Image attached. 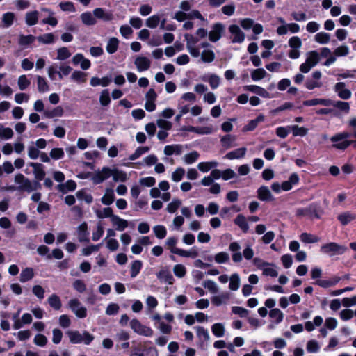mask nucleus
<instances>
[{
    "mask_svg": "<svg viewBox=\"0 0 356 356\" xmlns=\"http://www.w3.org/2000/svg\"><path fill=\"white\" fill-rule=\"evenodd\" d=\"M183 130L195 132L198 134H209L212 133V131H213V129L210 127H195L189 126V127L183 128Z\"/></svg>",
    "mask_w": 356,
    "mask_h": 356,
    "instance_id": "nucleus-35",
    "label": "nucleus"
},
{
    "mask_svg": "<svg viewBox=\"0 0 356 356\" xmlns=\"http://www.w3.org/2000/svg\"><path fill=\"white\" fill-rule=\"evenodd\" d=\"M199 157V154L193 151L191 153L186 154L183 156V161L186 164H192L195 162Z\"/></svg>",
    "mask_w": 356,
    "mask_h": 356,
    "instance_id": "nucleus-62",
    "label": "nucleus"
},
{
    "mask_svg": "<svg viewBox=\"0 0 356 356\" xmlns=\"http://www.w3.org/2000/svg\"><path fill=\"white\" fill-rule=\"evenodd\" d=\"M33 277V269L32 268H26L20 273L19 281L21 282H26L31 280Z\"/></svg>",
    "mask_w": 356,
    "mask_h": 356,
    "instance_id": "nucleus-37",
    "label": "nucleus"
},
{
    "mask_svg": "<svg viewBox=\"0 0 356 356\" xmlns=\"http://www.w3.org/2000/svg\"><path fill=\"white\" fill-rule=\"evenodd\" d=\"M39 13L37 10L30 11L26 13L25 22L28 26L35 25L38 22Z\"/></svg>",
    "mask_w": 356,
    "mask_h": 356,
    "instance_id": "nucleus-31",
    "label": "nucleus"
},
{
    "mask_svg": "<svg viewBox=\"0 0 356 356\" xmlns=\"http://www.w3.org/2000/svg\"><path fill=\"white\" fill-rule=\"evenodd\" d=\"M149 147H138L135 152L129 157V160L134 161L141 156L143 154L148 152Z\"/></svg>",
    "mask_w": 356,
    "mask_h": 356,
    "instance_id": "nucleus-55",
    "label": "nucleus"
},
{
    "mask_svg": "<svg viewBox=\"0 0 356 356\" xmlns=\"http://www.w3.org/2000/svg\"><path fill=\"white\" fill-rule=\"evenodd\" d=\"M86 74L81 71L75 70L71 75V79L77 83H85L86 81Z\"/></svg>",
    "mask_w": 356,
    "mask_h": 356,
    "instance_id": "nucleus-57",
    "label": "nucleus"
},
{
    "mask_svg": "<svg viewBox=\"0 0 356 356\" xmlns=\"http://www.w3.org/2000/svg\"><path fill=\"white\" fill-rule=\"evenodd\" d=\"M184 38L188 51L193 57L197 58L200 54L199 49L196 47L198 40L191 34H186Z\"/></svg>",
    "mask_w": 356,
    "mask_h": 356,
    "instance_id": "nucleus-6",
    "label": "nucleus"
},
{
    "mask_svg": "<svg viewBox=\"0 0 356 356\" xmlns=\"http://www.w3.org/2000/svg\"><path fill=\"white\" fill-rule=\"evenodd\" d=\"M319 54L316 51H312L309 53V56L306 59V62L312 67L315 66L319 61Z\"/></svg>",
    "mask_w": 356,
    "mask_h": 356,
    "instance_id": "nucleus-56",
    "label": "nucleus"
},
{
    "mask_svg": "<svg viewBox=\"0 0 356 356\" xmlns=\"http://www.w3.org/2000/svg\"><path fill=\"white\" fill-rule=\"evenodd\" d=\"M341 278L338 276H334L332 277L330 280H316L315 282H313V284L318 285L322 288H328L330 286H335L337 283L340 282Z\"/></svg>",
    "mask_w": 356,
    "mask_h": 356,
    "instance_id": "nucleus-20",
    "label": "nucleus"
},
{
    "mask_svg": "<svg viewBox=\"0 0 356 356\" xmlns=\"http://www.w3.org/2000/svg\"><path fill=\"white\" fill-rule=\"evenodd\" d=\"M174 254L184 257L195 258L198 255V252L195 248H191L190 250L179 248V250H174Z\"/></svg>",
    "mask_w": 356,
    "mask_h": 356,
    "instance_id": "nucleus-34",
    "label": "nucleus"
},
{
    "mask_svg": "<svg viewBox=\"0 0 356 356\" xmlns=\"http://www.w3.org/2000/svg\"><path fill=\"white\" fill-rule=\"evenodd\" d=\"M14 135L13 131L10 127H5L0 124V138L3 140L10 139Z\"/></svg>",
    "mask_w": 356,
    "mask_h": 356,
    "instance_id": "nucleus-44",
    "label": "nucleus"
},
{
    "mask_svg": "<svg viewBox=\"0 0 356 356\" xmlns=\"http://www.w3.org/2000/svg\"><path fill=\"white\" fill-rule=\"evenodd\" d=\"M115 200L114 191L112 188H107L105 190L104 194L101 198V202L103 204L108 206L111 204Z\"/></svg>",
    "mask_w": 356,
    "mask_h": 356,
    "instance_id": "nucleus-30",
    "label": "nucleus"
},
{
    "mask_svg": "<svg viewBox=\"0 0 356 356\" xmlns=\"http://www.w3.org/2000/svg\"><path fill=\"white\" fill-rule=\"evenodd\" d=\"M229 32L233 35L232 42L234 43H241L245 39V34L240 29L239 26L232 24L229 28Z\"/></svg>",
    "mask_w": 356,
    "mask_h": 356,
    "instance_id": "nucleus-13",
    "label": "nucleus"
},
{
    "mask_svg": "<svg viewBox=\"0 0 356 356\" xmlns=\"http://www.w3.org/2000/svg\"><path fill=\"white\" fill-rule=\"evenodd\" d=\"M49 305L56 310H59L61 308L62 304L60 298L56 295H51L47 299Z\"/></svg>",
    "mask_w": 356,
    "mask_h": 356,
    "instance_id": "nucleus-43",
    "label": "nucleus"
},
{
    "mask_svg": "<svg viewBox=\"0 0 356 356\" xmlns=\"http://www.w3.org/2000/svg\"><path fill=\"white\" fill-rule=\"evenodd\" d=\"M72 62L74 65L80 64L82 70H88L90 67V61L86 58L81 54H76L72 58Z\"/></svg>",
    "mask_w": 356,
    "mask_h": 356,
    "instance_id": "nucleus-17",
    "label": "nucleus"
},
{
    "mask_svg": "<svg viewBox=\"0 0 356 356\" xmlns=\"http://www.w3.org/2000/svg\"><path fill=\"white\" fill-rule=\"evenodd\" d=\"M130 327L134 332L140 335L151 337L154 333L153 330L150 327L143 325L137 319H133L130 321Z\"/></svg>",
    "mask_w": 356,
    "mask_h": 356,
    "instance_id": "nucleus-3",
    "label": "nucleus"
},
{
    "mask_svg": "<svg viewBox=\"0 0 356 356\" xmlns=\"http://www.w3.org/2000/svg\"><path fill=\"white\" fill-rule=\"evenodd\" d=\"M14 182L18 185L17 190L19 191L31 192V180L26 178L24 175L17 173L14 177Z\"/></svg>",
    "mask_w": 356,
    "mask_h": 356,
    "instance_id": "nucleus-5",
    "label": "nucleus"
},
{
    "mask_svg": "<svg viewBox=\"0 0 356 356\" xmlns=\"http://www.w3.org/2000/svg\"><path fill=\"white\" fill-rule=\"evenodd\" d=\"M185 173V170L183 168H177L172 173V180L175 182L180 181L183 179Z\"/></svg>",
    "mask_w": 356,
    "mask_h": 356,
    "instance_id": "nucleus-54",
    "label": "nucleus"
},
{
    "mask_svg": "<svg viewBox=\"0 0 356 356\" xmlns=\"http://www.w3.org/2000/svg\"><path fill=\"white\" fill-rule=\"evenodd\" d=\"M82 23L86 26H93L96 24L97 20L93 13L85 12L80 15Z\"/></svg>",
    "mask_w": 356,
    "mask_h": 356,
    "instance_id": "nucleus-29",
    "label": "nucleus"
},
{
    "mask_svg": "<svg viewBox=\"0 0 356 356\" xmlns=\"http://www.w3.org/2000/svg\"><path fill=\"white\" fill-rule=\"evenodd\" d=\"M95 213L97 218L100 219L110 218L111 220L112 217L114 216L113 210L110 207H105L102 210H96Z\"/></svg>",
    "mask_w": 356,
    "mask_h": 356,
    "instance_id": "nucleus-46",
    "label": "nucleus"
},
{
    "mask_svg": "<svg viewBox=\"0 0 356 356\" xmlns=\"http://www.w3.org/2000/svg\"><path fill=\"white\" fill-rule=\"evenodd\" d=\"M113 226L116 230L122 232L129 225L128 221L120 218L118 216L114 215L111 220Z\"/></svg>",
    "mask_w": 356,
    "mask_h": 356,
    "instance_id": "nucleus-18",
    "label": "nucleus"
},
{
    "mask_svg": "<svg viewBox=\"0 0 356 356\" xmlns=\"http://www.w3.org/2000/svg\"><path fill=\"white\" fill-rule=\"evenodd\" d=\"M37 80V86H38V90L40 92H46L49 91V86L48 85V83L47 80L41 76H36Z\"/></svg>",
    "mask_w": 356,
    "mask_h": 356,
    "instance_id": "nucleus-40",
    "label": "nucleus"
},
{
    "mask_svg": "<svg viewBox=\"0 0 356 356\" xmlns=\"http://www.w3.org/2000/svg\"><path fill=\"white\" fill-rule=\"evenodd\" d=\"M111 177H113L115 181H125L127 179V175L123 171L111 169Z\"/></svg>",
    "mask_w": 356,
    "mask_h": 356,
    "instance_id": "nucleus-51",
    "label": "nucleus"
},
{
    "mask_svg": "<svg viewBox=\"0 0 356 356\" xmlns=\"http://www.w3.org/2000/svg\"><path fill=\"white\" fill-rule=\"evenodd\" d=\"M134 64L138 72L146 71L151 66V60L145 56H138L134 61Z\"/></svg>",
    "mask_w": 356,
    "mask_h": 356,
    "instance_id": "nucleus-14",
    "label": "nucleus"
},
{
    "mask_svg": "<svg viewBox=\"0 0 356 356\" xmlns=\"http://www.w3.org/2000/svg\"><path fill=\"white\" fill-rule=\"evenodd\" d=\"M76 196L79 200L85 201L88 204L92 202V196L84 191H79L76 193Z\"/></svg>",
    "mask_w": 356,
    "mask_h": 356,
    "instance_id": "nucleus-63",
    "label": "nucleus"
},
{
    "mask_svg": "<svg viewBox=\"0 0 356 356\" xmlns=\"http://www.w3.org/2000/svg\"><path fill=\"white\" fill-rule=\"evenodd\" d=\"M243 90L253 92L259 96L264 98H272L273 97L264 88L257 85H247L243 87Z\"/></svg>",
    "mask_w": 356,
    "mask_h": 356,
    "instance_id": "nucleus-9",
    "label": "nucleus"
},
{
    "mask_svg": "<svg viewBox=\"0 0 356 356\" xmlns=\"http://www.w3.org/2000/svg\"><path fill=\"white\" fill-rule=\"evenodd\" d=\"M93 15L96 20L99 19L103 22H111L114 19L113 13L102 8H96L93 10Z\"/></svg>",
    "mask_w": 356,
    "mask_h": 356,
    "instance_id": "nucleus-8",
    "label": "nucleus"
},
{
    "mask_svg": "<svg viewBox=\"0 0 356 356\" xmlns=\"http://www.w3.org/2000/svg\"><path fill=\"white\" fill-rule=\"evenodd\" d=\"M229 280V288L232 291H236L240 286V277L238 274L234 273L229 278L224 274V283H226Z\"/></svg>",
    "mask_w": 356,
    "mask_h": 356,
    "instance_id": "nucleus-16",
    "label": "nucleus"
},
{
    "mask_svg": "<svg viewBox=\"0 0 356 356\" xmlns=\"http://www.w3.org/2000/svg\"><path fill=\"white\" fill-rule=\"evenodd\" d=\"M267 73L264 68H257L251 72V78L253 81H257L266 76Z\"/></svg>",
    "mask_w": 356,
    "mask_h": 356,
    "instance_id": "nucleus-52",
    "label": "nucleus"
},
{
    "mask_svg": "<svg viewBox=\"0 0 356 356\" xmlns=\"http://www.w3.org/2000/svg\"><path fill=\"white\" fill-rule=\"evenodd\" d=\"M36 38L32 35H19V44L22 47H27L29 44H31L35 40Z\"/></svg>",
    "mask_w": 356,
    "mask_h": 356,
    "instance_id": "nucleus-42",
    "label": "nucleus"
},
{
    "mask_svg": "<svg viewBox=\"0 0 356 356\" xmlns=\"http://www.w3.org/2000/svg\"><path fill=\"white\" fill-rule=\"evenodd\" d=\"M291 131L293 136H305L308 133V129L304 127H299L298 125L290 126Z\"/></svg>",
    "mask_w": 356,
    "mask_h": 356,
    "instance_id": "nucleus-48",
    "label": "nucleus"
},
{
    "mask_svg": "<svg viewBox=\"0 0 356 356\" xmlns=\"http://www.w3.org/2000/svg\"><path fill=\"white\" fill-rule=\"evenodd\" d=\"M356 219V214L352 213L350 211L341 213L338 215L337 220L341 222L343 226H346L351 221Z\"/></svg>",
    "mask_w": 356,
    "mask_h": 356,
    "instance_id": "nucleus-26",
    "label": "nucleus"
},
{
    "mask_svg": "<svg viewBox=\"0 0 356 356\" xmlns=\"http://www.w3.org/2000/svg\"><path fill=\"white\" fill-rule=\"evenodd\" d=\"M236 137L230 134L224 135V149L236 146Z\"/></svg>",
    "mask_w": 356,
    "mask_h": 356,
    "instance_id": "nucleus-61",
    "label": "nucleus"
},
{
    "mask_svg": "<svg viewBox=\"0 0 356 356\" xmlns=\"http://www.w3.org/2000/svg\"><path fill=\"white\" fill-rule=\"evenodd\" d=\"M142 266H143L142 261H140L139 260L134 261L131 263V270H130V273H131V277H133V278L136 277L138 275V273H140V271L142 268Z\"/></svg>",
    "mask_w": 356,
    "mask_h": 356,
    "instance_id": "nucleus-49",
    "label": "nucleus"
},
{
    "mask_svg": "<svg viewBox=\"0 0 356 356\" xmlns=\"http://www.w3.org/2000/svg\"><path fill=\"white\" fill-rule=\"evenodd\" d=\"M41 10L47 14V17L42 20V23L44 24H49L51 26H56L58 24V20L54 17V13L47 8H42Z\"/></svg>",
    "mask_w": 356,
    "mask_h": 356,
    "instance_id": "nucleus-22",
    "label": "nucleus"
},
{
    "mask_svg": "<svg viewBox=\"0 0 356 356\" xmlns=\"http://www.w3.org/2000/svg\"><path fill=\"white\" fill-rule=\"evenodd\" d=\"M161 17L159 15H154L146 19L145 24L150 29H155L159 24Z\"/></svg>",
    "mask_w": 356,
    "mask_h": 356,
    "instance_id": "nucleus-45",
    "label": "nucleus"
},
{
    "mask_svg": "<svg viewBox=\"0 0 356 356\" xmlns=\"http://www.w3.org/2000/svg\"><path fill=\"white\" fill-rule=\"evenodd\" d=\"M119 45V40L117 38H111L106 44V49L108 54L115 53Z\"/></svg>",
    "mask_w": 356,
    "mask_h": 356,
    "instance_id": "nucleus-38",
    "label": "nucleus"
},
{
    "mask_svg": "<svg viewBox=\"0 0 356 356\" xmlns=\"http://www.w3.org/2000/svg\"><path fill=\"white\" fill-rule=\"evenodd\" d=\"M173 273L176 277L182 278L186 274V268L183 264H176L173 266Z\"/></svg>",
    "mask_w": 356,
    "mask_h": 356,
    "instance_id": "nucleus-59",
    "label": "nucleus"
},
{
    "mask_svg": "<svg viewBox=\"0 0 356 356\" xmlns=\"http://www.w3.org/2000/svg\"><path fill=\"white\" fill-rule=\"evenodd\" d=\"M330 40V35L325 32H320L315 35V40L319 44H327Z\"/></svg>",
    "mask_w": 356,
    "mask_h": 356,
    "instance_id": "nucleus-60",
    "label": "nucleus"
},
{
    "mask_svg": "<svg viewBox=\"0 0 356 356\" xmlns=\"http://www.w3.org/2000/svg\"><path fill=\"white\" fill-rule=\"evenodd\" d=\"M334 90L338 96L342 99H348L351 97V91L346 88V84L343 82H338L334 86Z\"/></svg>",
    "mask_w": 356,
    "mask_h": 356,
    "instance_id": "nucleus-12",
    "label": "nucleus"
},
{
    "mask_svg": "<svg viewBox=\"0 0 356 356\" xmlns=\"http://www.w3.org/2000/svg\"><path fill=\"white\" fill-rule=\"evenodd\" d=\"M111 82V79L108 77H103L102 79H99L97 76H93L90 79V85L92 86H102L103 87H106L108 86V84Z\"/></svg>",
    "mask_w": 356,
    "mask_h": 356,
    "instance_id": "nucleus-39",
    "label": "nucleus"
},
{
    "mask_svg": "<svg viewBox=\"0 0 356 356\" xmlns=\"http://www.w3.org/2000/svg\"><path fill=\"white\" fill-rule=\"evenodd\" d=\"M257 197L259 200L264 202H270L274 200V197L269 188L266 186H261L257 189Z\"/></svg>",
    "mask_w": 356,
    "mask_h": 356,
    "instance_id": "nucleus-15",
    "label": "nucleus"
},
{
    "mask_svg": "<svg viewBox=\"0 0 356 356\" xmlns=\"http://www.w3.org/2000/svg\"><path fill=\"white\" fill-rule=\"evenodd\" d=\"M2 26L3 28L10 27L15 19V15L12 12H7L2 15Z\"/></svg>",
    "mask_w": 356,
    "mask_h": 356,
    "instance_id": "nucleus-36",
    "label": "nucleus"
},
{
    "mask_svg": "<svg viewBox=\"0 0 356 356\" xmlns=\"http://www.w3.org/2000/svg\"><path fill=\"white\" fill-rule=\"evenodd\" d=\"M38 41L44 44H53L55 42V36L53 33H44L36 38Z\"/></svg>",
    "mask_w": 356,
    "mask_h": 356,
    "instance_id": "nucleus-41",
    "label": "nucleus"
},
{
    "mask_svg": "<svg viewBox=\"0 0 356 356\" xmlns=\"http://www.w3.org/2000/svg\"><path fill=\"white\" fill-rule=\"evenodd\" d=\"M183 152V146L179 144L166 145L164 147L163 152L166 156L172 154L180 155Z\"/></svg>",
    "mask_w": 356,
    "mask_h": 356,
    "instance_id": "nucleus-23",
    "label": "nucleus"
},
{
    "mask_svg": "<svg viewBox=\"0 0 356 356\" xmlns=\"http://www.w3.org/2000/svg\"><path fill=\"white\" fill-rule=\"evenodd\" d=\"M29 165L33 168V175L37 180L41 181L44 179L46 173L44 170V167L41 163H30Z\"/></svg>",
    "mask_w": 356,
    "mask_h": 356,
    "instance_id": "nucleus-19",
    "label": "nucleus"
},
{
    "mask_svg": "<svg viewBox=\"0 0 356 356\" xmlns=\"http://www.w3.org/2000/svg\"><path fill=\"white\" fill-rule=\"evenodd\" d=\"M78 238L80 242H88L89 239L88 237V225L86 222H83L77 228Z\"/></svg>",
    "mask_w": 356,
    "mask_h": 356,
    "instance_id": "nucleus-27",
    "label": "nucleus"
},
{
    "mask_svg": "<svg viewBox=\"0 0 356 356\" xmlns=\"http://www.w3.org/2000/svg\"><path fill=\"white\" fill-rule=\"evenodd\" d=\"M76 188V184L73 180H67L65 184H61L58 186V189L63 193H66L68 191H73Z\"/></svg>",
    "mask_w": 356,
    "mask_h": 356,
    "instance_id": "nucleus-32",
    "label": "nucleus"
},
{
    "mask_svg": "<svg viewBox=\"0 0 356 356\" xmlns=\"http://www.w3.org/2000/svg\"><path fill=\"white\" fill-rule=\"evenodd\" d=\"M299 182V175L296 172H293L291 174L287 181H284L281 184L282 190L289 191L293 188V186L298 184Z\"/></svg>",
    "mask_w": 356,
    "mask_h": 356,
    "instance_id": "nucleus-11",
    "label": "nucleus"
},
{
    "mask_svg": "<svg viewBox=\"0 0 356 356\" xmlns=\"http://www.w3.org/2000/svg\"><path fill=\"white\" fill-rule=\"evenodd\" d=\"M332 100L330 99H319L316 98L313 99L305 100L302 102V104L305 106H312L316 105H323L325 106H329L332 104Z\"/></svg>",
    "mask_w": 356,
    "mask_h": 356,
    "instance_id": "nucleus-21",
    "label": "nucleus"
},
{
    "mask_svg": "<svg viewBox=\"0 0 356 356\" xmlns=\"http://www.w3.org/2000/svg\"><path fill=\"white\" fill-rule=\"evenodd\" d=\"M269 316L271 318H275L276 323H280L283 321L284 314L280 309L274 308L270 311Z\"/></svg>",
    "mask_w": 356,
    "mask_h": 356,
    "instance_id": "nucleus-53",
    "label": "nucleus"
},
{
    "mask_svg": "<svg viewBox=\"0 0 356 356\" xmlns=\"http://www.w3.org/2000/svg\"><path fill=\"white\" fill-rule=\"evenodd\" d=\"M157 278L163 282L172 285L174 283V277L166 267H162L156 274Z\"/></svg>",
    "mask_w": 356,
    "mask_h": 356,
    "instance_id": "nucleus-10",
    "label": "nucleus"
},
{
    "mask_svg": "<svg viewBox=\"0 0 356 356\" xmlns=\"http://www.w3.org/2000/svg\"><path fill=\"white\" fill-rule=\"evenodd\" d=\"M264 120V116L260 114L255 119L249 121L248 123L243 127L242 130L243 132L254 131L258 126V124Z\"/></svg>",
    "mask_w": 356,
    "mask_h": 356,
    "instance_id": "nucleus-25",
    "label": "nucleus"
},
{
    "mask_svg": "<svg viewBox=\"0 0 356 356\" xmlns=\"http://www.w3.org/2000/svg\"><path fill=\"white\" fill-rule=\"evenodd\" d=\"M111 169L108 167H104L101 170L96 171L92 177L93 183L98 184L111 177Z\"/></svg>",
    "mask_w": 356,
    "mask_h": 356,
    "instance_id": "nucleus-7",
    "label": "nucleus"
},
{
    "mask_svg": "<svg viewBox=\"0 0 356 356\" xmlns=\"http://www.w3.org/2000/svg\"><path fill=\"white\" fill-rule=\"evenodd\" d=\"M66 334L69 338L70 342L73 344L83 343L86 346H89L95 339V336L86 330L82 332L67 330Z\"/></svg>",
    "mask_w": 356,
    "mask_h": 356,
    "instance_id": "nucleus-1",
    "label": "nucleus"
},
{
    "mask_svg": "<svg viewBox=\"0 0 356 356\" xmlns=\"http://www.w3.org/2000/svg\"><path fill=\"white\" fill-rule=\"evenodd\" d=\"M222 27L220 24H216L209 32V38L211 42H216L220 38Z\"/></svg>",
    "mask_w": 356,
    "mask_h": 356,
    "instance_id": "nucleus-33",
    "label": "nucleus"
},
{
    "mask_svg": "<svg viewBox=\"0 0 356 356\" xmlns=\"http://www.w3.org/2000/svg\"><path fill=\"white\" fill-rule=\"evenodd\" d=\"M31 85V81L24 74L21 75L17 79V86L20 90H26Z\"/></svg>",
    "mask_w": 356,
    "mask_h": 356,
    "instance_id": "nucleus-47",
    "label": "nucleus"
},
{
    "mask_svg": "<svg viewBox=\"0 0 356 356\" xmlns=\"http://www.w3.org/2000/svg\"><path fill=\"white\" fill-rule=\"evenodd\" d=\"M348 250V248L345 245H340L335 242H330L321 245L320 251L330 256L341 255Z\"/></svg>",
    "mask_w": 356,
    "mask_h": 356,
    "instance_id": "nucleus-2",
    "label": "nucleus"
},
{
    "mask_svg": "<svg viewBox=\"0 0 356 356\" xmlns=\"http://www.w3.org/2000/svg\"><path fill=\"white\" fill-rule=\"evenodd\" d=\"M69 308L73 312L75 316L79 318H83L87 315V309L76 298L70 300L68 302Z\"/></svg>",
    "mask_w": 356,
    "mask_h": 356,
    "instance_id": "nucleus-4",
    "label": "nucleus"
},
{
    "mask_svg": "<svg viewBox=\"0 0 356 356\" xmlns=\"http://www.w3.org/2000/svg\"><path fill=\"white\" fill-rule=\"evenodd\" d=\"M246 151L247 149L245 147L236 149L228 152L225 156H224V159L229 160L241 159L245 155Z\"/></svg>",
    "mask_w": 356,
    "mask_h": 356,
    "instance_id": "nucleus-24",
    "label": "nucleus"
},
{
    "mask_svg": "<svg viewBox=\"0 0 356 356\" xmlns=\"http://www.w3.org/2000/svg\"><path fill=\"white\" fill-rule=\"evenodd\" d=\"M235 225L238 226L243 233H247L249 230V225L245 217L243 214H238L234 220Z\"/></svg>",
    "mask_w": 356,
    "mask_h": 356,
    "instance_id": "nucleus-28",
    "label": "nucleus"
},
{
    "mask_svg": "<svg viewBox=\"0 0 356 356\" xmlns=\"http://www.w3.org/2000/svg\"><path fill=\"white\" fill-rule=\"evenodd\" d=\"M350 145L356 149V140H343L339 143H334L332 147L337 149L344 150L347 149Z\"/></svg>",
    "mask_w": 356,
    "mask_h": 356,
    "instance_id": "nucleus-50",
    "label": "nucleus"
},
{
    "mask_svg": "<svg viewBox=\"0 0 356 356\" xmlns=\"http://www.w3.org/2000/svg\"><path fill=\"white\" fill-rule=\"evenodd\" d=\"M217 166L216 162H202L197 165V168L202 172H207L210 170Z\"/></svg>",
    "mask_w": 356,
    "mask_h": 356,
    "instance_id": "nucleus-58",
    "label": "nucleus"
},
{
    "mask_svg": "<svg viewBox=\"0 0 356 356\" xmlns=\"http://www.w3.org/2000/svg\"><path fill=\"white\" fill-rule=\"evenodd\" d=\"M71 56L70 51L66 47H60L57 50V60H64Z\"/></svg>",
    "mask_w": 356,
    "mask_h": 356,
    "instance_id": "nucleus-64",
    "label": "nucleus"
}]
</instances>
